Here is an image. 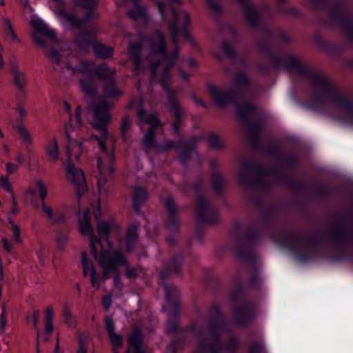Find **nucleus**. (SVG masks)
Listing matches in <instances>:
<instances>
[{
    "label": "nucleus",
    "mask_w": 353,
    "mask_h": 353,
    "mask_svg": "<svg viewBox=\"0 0 353 353\" xmlns=\"http://www.w3.org/2000/svg\"><path fill=\"white\" fill-rule=\"evenodd\" d=\"M128 52L133 59L137 74L142 70H148L152 77L162 83L170 97L171 91L168 82L171 77L170 68L178 59V50H175L172 54L166 52L163 34L157 31L151 37L143 39L141 45L130 44Z\"/></svg>",
    "instance_id": "nucleus-1"
},
{
    "label": "nucleus",
    "mask_w": 353,
    "mask_h": 353,
    "mask_svg": "<svg viewBox=\"0 0 353 353\" xmlns=\"http://www.w3.org/2000/svg\"><path fill=\"white\" fill-rule=\"evenodd\" d=\"M64 70L80 77L81 89L86 94L96 93L98 89L97 79L103 83L105 97L114 98L122 94V92L115 85V69L109 68L105 63L95 68L91 62L81 61L76 67H72L70 63L66 65Z\"/></svg>",
    "instance_id": "nucleus-2"
},
{
    "label": "nucleus",
    "mask_w": 353,
    "mask_h": 353,
    "mask_svg": "<svg viewBox=\"0 0 353 353\" xmlns=\"http://www.w3.org/2000/svg\"><path fill=\"white\" fill-rule=\"evenodd\" d=\"M90 212L85 210L79 219V228L82 234L89 236L92 254L99 265L105 270H114L119 263H124L120 252L112 250V244L107 241L105 246L94 236L89 219Z\"/></svg>",
    "instance_id": "nucleus-3"
},
{
    "label": "nucleus",
    "mask_w": 353,
    "mask_h": 353,
    "mask_svg": "<svg viewBox=\"0 0 353 353\" xmlns=\"http://www.w3.org/2000/svg\"><path fill=\"white\" fill-rule=\"evenodd\" d=\"M314 103L336 111L345 123L353 126V102L337 93L327 84L321 86Z\"/></svg>",
    "instance_id": "nucleus-4"
},
{
    "label": "nucleus",
    "mask_w": 353,
    "mask_h": 353,
    "mask_svg": "<svg viewBox=\"0 0 353 353\" xmlns=\"http://www.w3.org/2000/svg\"><path fill=\"white\" fill-rule=\"evenodd\" d=\"M66 137L68 139V146L66 153L68 160L66 163V177L76 188L77 193L79 196L86 192L88 186L83 172L81 169L77 168L72 163V156L74 153L75 158L79 160L80 151L82 148L81 141H75V137L73 136L69 130V127L66 128Z\"/></svg>",
    "instance_id": "nucleus-5"
},
{
    "label": "nucleus",
    "mask_w": 353,
    "mask_h": 353,
    "mask_svg": "<svg viewBox=\"0 0 353 353\" xmlns=\"http://www.w3.org/2000/svg\"><path fill=\"white\" fill-rule=\"evenodd\" d=\"M157 6L162 19L168 23L174 46H176L177 44V38L180 32L183 34L185 39L190 40V37L186 32L190 23L188 13L183 10L176 11L169 4L162 1H157Z\"/></svg>",
    "instance_id": "nucleus-6"
},
{
    "label": "nucleus",
    "mask_w": 353,
    "mask_h": 353,
    "mask_svg": "<svg viewBox=\"0 0 353 353\" xmlns=\"http://www.w3.org/2000/svg\"><path fill=\"white\" fill-rule=\"evenodd\" d=\"M108 105L103 103L97 104L92 108L94 120L92 122L93 128L99 131L100 137L93 135L92 140L97 142L101 151L108 162L113 160L112 152H108L105 148V143L113 141L112 137L108 132L106 125L111 121V116L108 113Z\"/></svg>",
    "instance_id": "nucleus-7"
},
{
    "label": "nucleus",
    "mask_w": 353,
    "mask_h": 353,
    "mask_svg": "<svg viewBox=\"0 0 353 353\" xmlns=\"http://www.w3.org/2000/svg\"><path fill=\"white\" fill-rule=\"evenodd\" d=\"M120 254L123 256L125 262L118 263L117 265V267L114 270H110L106 271L103 269L104 272L103 275L102 276L101 278H99L97 275V272L93 266L92 263L90 260H88L86 254L85 252L82 253L81 260L84 276L89 275L90 276L91 283L94 288L99 289L100 287V280L101 279L102 281H104L105 279H106L107 277L108 276V274L111 272H115L119 265H125L126 267V275L128 278H134L137 276L136 270L134 268H130L124 256L121 253Z\"/></svg>",
    "instance_id": "nucleus-8"
},
{
    "label": "nucleus",
    "mask_w": 353,
    "mask_h": 353,
    "mask_svg": "<svg viewBox=\"0 0 353 353\" xmlns=\"http://www.w3.org/2000/svg\"><path fill=\"white\" fill-rule=\"evenodd\" d=\"M29 22L33 29L32 37L34 41L37 46L40 47L46 46V43L42 40V36L51 39L56 38V33L54 30L48 27L37 15H33Z\"/></svg>",
    "instance_id": "nucleus-9"
},
{
    "label": "nucleus",
    "mask_w": 353,
    "mask_h": 353,
    "mask_svg": "<svg viewBox=\"0 0 353 353\" xmlns=\"http://www.w3.org/2000/svg\"><path fill=\"white\" fill-rule=\"evenodd\" d=\"M139 117L140 120V125L142 127L143 123L148 124L150 129L148 132L145 135L143 139V144L146 147H150L154 143V132L153 128L157 127L159 124L156 115L151 114H148L143 109L142 101H141V107L139 109Z\"/></svg>",
    "instance_id": "nucleus-10"
},
{
    "label": "nucleus",
    "mask_w": 353,
    "mask_h": 353,
    "mask_svg": "<svg viewBox=\"0 0 353 353\" xmlns=\"http://www.w3.org/2000/svg\"><path fill=\"white\" fill-rule=\"evenodd\" d=\"M97 231L101 236V239L98 241L101 242L102 245L105 246L107 245V241L109 240L110 233H119L120 228L119 226L113 221H97Z\"/></svg>",
    "instance_id": "nucleus-11"
},
{
    "label": "nucleus",
    "mask_w": 353,
    "mask_h": 353,
    "mask_svg": "<svg viewBox=\"0 0 353 353\" xmlns=\"http://www.w3.org/2000/svg\"><path fill=\"white\" fill-rule=\"evenodd\" d=\"M97 165L98 168L101 172V175L104 174L106 172H108L110 174L113 172V169L110 166L108 167V168L106 170V168L103 165V161L101 158L98 159ZM97 187L99 194V199H102L103 197H106L108 195L109 189L106 185V180L102 176L98 179Z\"/></svg>",
    "instance_id": "nucleus-12"
},
{
    "label": "nucleus",
    "mask_w": 353,
    "mask_h": 353,
    "mask_svg": "<svg viewBox=\"0 0 353 353\" xmlns=\"http://www.w3.org/2000/svg\"><path fill=\"white\" fill-rule=\"evenodd\" d=\"M41 209L47 219L51 223H60L65 221V215L58 210H54L45 202H41Z\"/></svg>",
    "instance_id": "nucleus-13"
},
{
    "label": "nucleus",
    "mask_w": 353,
    "mask_h": 353,
    "mask_svg": "<svg viewBox=\"0 0 353 353\" xmlns=\"http://www.w3.org/2000/svg\"><path fill=\"white\" fill-rule=\"evenodd\" d=\"M209 90L214 102L219 106L225 105L230 100L231 97L230 94L219 87L210 85Z\"/></svg>",
    "instance_id": "nucleus-14"
},
{
    "label": "nucleus",
    "mask_w": 353,
    "mask_h": 353,
    "mask_svg": "<svg viewBox=\"0 0 353 353\" xmlns=\"http://www.w3.org/2000/svg\"><path fill=\"white\" fill-rule=\"evenodd\" d=\"M208 334L210 337V342L207 344L200 342L199 344V348L201 351H206L209 353H216L219 350V344L216 332L215 330H211Z\"/></svg>",
    "instance_id": "nucleus-15"
},
{
    "label": "nucleus",
    "mask_w": 353,
    "mask_h": 353,
    "mask_svg": "<svg viewBox=\"0 0 353 353\" xmlns=\"http://www.w3.org/2000/svg\"><path fill=\"white\" fill-rule=\"evenodd\" d=\"M65 110L68 112L69 114V121L65 126V132L66 133V128L69 127L70 132L75 137V141H79L77 140V133L74 130V128L72 125V123L76 121L78 125L80 126L81 125V110L79 108L76 109V115L75 117H72L70 114V107L68 103H65Z\"/></svg>",
    "instance_id": "nucleus-16"
},
{
    "label": "nucleus",
    "mask_w": 353,
    "mask_h": 353,
    "mask_svg": "<svg viewBox=\"0 0 353 353\" xmlns=\"http://www.w3.org/2000/svg\"><path fill=\"white\" fill-rule=\"evenodd\" d=\"M10 72L14 78V83L19 90L23 91L26 86V75L20 71L17 64H12L10 66Z\"/></svg>",
    "instance_id": "nucleus-17"
},
{
    "label": "nucleus",
    "mask_w": 353,
    "mask_h": 353,
    "mask_svg": "<svg viewBox=\"0 0 353 353\" xmlns=\"http://www.w3.org/2000/svg\"><path fill=\"white\" fill-rule=\"evenodd\" d=\"M46 152L49 160L53 163L58 161L59 157V151L58 148V141L55 137L50 139L46 145Z\"/></svg>",
    "instance_id": "nucleus-18"
},
{
    "label": "nucleus",
    "mask_w": 353,
    "mask_h": 353,
    "mask_svg": "<svg viewBox=\"0 0 353 353\" xmlns=\"http://www.w3.org/2000/svg\"><path fill=\"white\" fill-rule=\"evenodd\" d=\"M54 309L49 305L45 310V334L47 335L46 339L49 340V336L53 331Z\"/></svg>",
    "instance_id": "nucleus-19"
},
{
    "label": "nucleus",
    "mask_w": 353,
    "mask_h": 353,
    "mask_svg": "<svg viewBox=\"0 0 353 353\" xmlns=\"http://www.w3.org/2000/svg\"><path fill=\"white\" fill-rule=\"evenodd\" d=\"M137 238V228L133 226L128 230L127 239L125 241H120L119 245L121 248H124L123 243H125V250L126 252H130L132 249V245Z\"/></svg>",
    "instance_id": "nucleus-20"
},
{
    "label": "nucleus",
    "mask_w": 353,
    "mask_h": 353,
    "mask_svg": "<svg viewBox=\"0 0 353 353\" xmlns=\"http://www.w3.org/2000/svg\"><path fill=\"white\" fill-rule=\"evenodd\" d=\"M56 14L57 17L64 23L73 27H79L80 26L81 21L72 13H68L63 10H58L56 12Z\"/></svg>",
    "instance_id": "nucleus-21"
},
{
    "label": "nucleus",
    "mask_w": 353,
    "mask_h": 353,
    "mask_svg": "<svg viewBox=\"0 0 353 353\" xmlns=\"http://www.w3.org/2000/svg\"><path fill=\"white\" fill-rule=\"evenodd\" d=\"M130 15L135 21L145 23L148 19L147 8L143 6H138L130 11Z\"/></svg>",
    "instance_id": "nucleus-22"
},
{
    "label": "nucleus",
    "mask_w": 353,
    "mask_h": 353,
    "mask_svg": "<svg viewBox=\"0 0 353 353\" xmlns=\"http://www.w3.org/2000/svg\"><path fill=\"white\" fill-rule=\"evenodd\" d=\"M141 343V336L137 332H134L129 338V343L131 349L126 353H143L139 351V346Z\"/></svg>",
    "instance_id": "nucleus-23"
},
{
    "label": "nucleus",
    "mask_w": 353,
    "mask_h": 353,
    "mask_svg": "<svg viewBox=\"0 0 353 353\" xmlns=\"http://www.w3.org/2000/svg\"><path fill=\"white\" fill-rule=\"evenodd\" d=\"M93 48L95 54L102 59L110 57L113 52L112 48L105 46L102 44H95Z\"/></svg>",
    "instance_id": "nucleus-24"
},
{
    "label": "nucleus",
    "mask_w": 353,
    "mask_h": 353,
    "mask_svg": "<svg viewBox=\"0 0 353 353\" xmlns=\"http://www.w3.org/2000/svg\"><path fill=\"white\" fill-rule=\"evenodd\" d=\"M3 23H4V29H5V33L6 34V37L11 41L14 42V41H18V38L14 32V30L12 27L10 21L8 19H4Z\"/></svg>",
    "instance_id": "nucleus-25"
},
{
    "label": "nucleus",
    "mask_w": 353,
    "mask_h": 353,
    "mask_svg": "<svg viewBox=\"0 0 353 353\" xmlns=\"http://www.w3.org/2000/svg\"><path fill=\"white\" fill-rule=\"evenodd\" d=\"M147 197L146 192L141 188H134V205L137 210L139 208L138 203L144 201Z\"/></svg>",
    "instance_id": "nucleus-26"
},
{
    "label": "nucleus",
    "mask_w": 353,
    "mask_h": 353,
    "mask_svg": "<svg viewBox=\"0 0 353 353\" xmlns=\"http://www.w3.org/2000/svg\"><path fill=\"white\" fill-rule=\"evenodd\" d=\"M112 345V351L114 353H119V350L122 345V336L121 334H112L109 335Z\"/></svg>",
    "instance_id": "nucleus-27"
},
{
    "label": "nucleus",
    "mask_w": 353,
    "mask_h": 353,
    "mask_svg": "<svg viewBox=\"0 0 353 353\" xmlns=\"http://www.w3.org/2000/svg\"><path fill=\"white\" fill-rule=\"evenodd\" d=\"M63 319H64V322L68 326L72 327L74 325V323H75L74 317L72 315L69 307L67 305H65L63 306Z\"/></svg>",
    "instance_id": "nucleus-28"
},
{
    "label": "nucleus",
    "mask_w": 353,
    "mask_h": 353,
    "mask_svg": "<svg viewBox=\"0 0 353 353\" xmlns=\"http://www.w3.org/2000/svg\"><path fill=\"white\" fill-rule=\"evenodd\" d=\"M35 185L39 194L41 202H45V200L48 194V190L46 184L41 180H37L35 181Z\"/></svg>",
    "instance_id": "nucleus-29"
},
{
    "label": "nucleus",
    "mask_w": 353,
    "mask_h": 353,
    "mask_svg": "<svg viewBox=\"0 0 353 353\" xmlns=\"http://www.w3.org/2000/svg\"><path fill=\"white\" fill-rule=\"evenodd\" d=\"M209 145L214 149H221L224 147V142L216 135L211 134L208 138Z\"/></svg>",
    "instance_id": "nucleus-30"
},
{
    "label": "nucleus",
    "mask_w": 353,
    "mask_h": 353,
    "mask_svg": "<svg viewBox=\"0 0 353 353\" xmlns=\"http://www.w3.org/2000/svg\"><path fill=\"white\" fill-rule=\"evenodd\" d=\"M247 20L250 26H255L258 21V16L255 9L252 7H248L246 10Z\"/></svg>",
    "instance_id": "nucleus-31"
},
{
    "label": "nucleus",
    "mask_w": 353,
    "mask_h": 353,
    "mask_svg": "<svg viewBox=\"0 0 353 353\" xmlns=\"http://www.w3.org/2000/svg\"><path fill=\"white\" fill-rule=\"evenodd\" d=\"M248 83L249 79L245 74H239L235 77L232 85L234 88H239L247 85Z\"/></svg>",
    "instance_id": "nucleus-32"
},
{
    "label": "nucleus",
    "mask_w": 353,
    "mask_h": 353,
    "mask_svg": "<svg viewBox=\"0 0 353 353\" xmlns=\"http://www.w3.org/2000/svg\"><path fill=\"white\" fill-rule=\"evenodd\" d=\"M18 131L19 133L20 137L23 139L24 142L26 143L30 144L32 141L31 135L28 130L22 125L19 124L18 125Z\"/></svg>",
    "instance_id": "nucleus-33"
},
{
    "label": "nucleus",
    "mask_w": 353,
    "mask_h": 353,
    "mask_svg": "<svg viewBox=\"0 0 353 353\" xmlns=\"http://www.w3.org/2000/svg\"><path fill=\"white\" fill-rule=\"evenodd\" d=\"M11 229L12 231V241L15 244H20L21 243V240L20 238V230L19 227L14 224L11 220L9 221Z\"/></svg>",
    "instance_id": "nucleus-34"
},
{
    "label": "nucleus",
    "mask_w": 353,
    "mask_h": 353,
    "mask_svg": "<svg viewBox=\"0 0 353 353\" xmlns=\"http://www.w3.org/2000/svg\"><path fill=\"white\" fill-rule=\"evenodd\" d=\"M163 203L170 215H174L177 212V208L172 198H166Z\"/></svg>",
    "instance_id": "nucleus-35"
},
{
    "label": "nucleus",
    "mask_w": 353,
    "mask_h": 353,
    "mask_svg": "<svg viewBox=\"0 0 353 353\" xmlns=\"http://www.w3.org/2000/svg\"><path fill=\"white\" fill-rule=\"evenodd\" d=\"M73 1L79 6L88 8H96L98 5L97 0H73Z\"/></svg>",
    "instance_id": "nucleus-36"
},
{
    "label": "nucleus",
    "mask_w": 353,
    "mask_h": 353,
    "mask_svg": "<svg viewBox=\"0 0 353 353\" xmlns=\"http://www.w3.org/2000/svg\"><path fill=\"white\" fill-rule=\"evenodd\" d=\"M58 247L62 250L65 247V244L68 240V234L66 233L59 232L56 235Z\"/></svg>",
    "instance_id": "nucleus-37"
},
{
    "label": "nucleus",
    "mask_w": 353,
    "mask_h": 353,
    "mask_svg": "<svg viewBox=\"0 0 353 353\" xmlns=\"http://www.w3.org/2000/svg\"><path fill=\"white\" fill-rule=\"evenodd\" d=\"M40 319V313L38 310H34L32 313V319H33V327L37 332V338L39 339L40 330L38 327V323Z\"/></svg>",
    "instance_id": "nucleus-38"
},
{
    "label": "nucleus",
    "mask_w": 353,
    "mask_h": 353,
    "mask_svg": "<svg viewBox=\"0 0 353 353\" xmlns=\"http://www.w3.org/2000/svg\"><path fill=\"white\" fill-rule=\"evenodd\" d=\"M0 184L5 190L10 192V194H12V192H13L12 186L7 176H2L0 177Z\"/></svg>",
    "instance_id": "nucleus-39"
},
{
    "label": "nucleus",
    "mask_w": 353,
    "mask_h": 353,
    "mask_svg": "<svg viewBox=\"0 0 353 353\" xmlns=\"http://www.w3.org/2000/svg\"><path fill=\"white\" fill-rule=\"evenodd\" d=\"M105 324L109 335L114 334V324L112 319L108 316L105 318Z\"/></svg>",
    "instance_id": "nucleus-40"
},
{
    "label": "nucleus",
    "mask_w": 353,
    "mask_h": 353,
    "mask_svg": "<svg viewBox=\"0 0 353 353\" xmlns=\"http://www.w3.org/2000/svg\"><path fill=\"white\" fill-rule=\"evenodd\" d=\"M48 57L52 63H59V52H56L55 50H52L48 54Z\"/></svg>",
    "instance_id": "nucleus-41"
},
{
    "label": "nucleus",
    "mask_w": 353,
    "mask_h": 353,
    "mask_svg": "<svg viewBox=\"0 0 353 353\" xmlns=\"http://www.w3.org/2000/svg\"><path fill=\"white\" fill-rule=\"evenodd\" d=\"M100 200L101 199H99L97 203L92 206L93 214H94V215L96 217L97 221L99 220V217H100L101 214Z\"/></svg>",
    "instance_id": "nucleus-42"
},
{
    "label": "nucleus",
    "mask_w": 353,
    "mask_h": 353,
    "mask_svg": "<svg viewBox=\"0 0 353 353\" xmlns=\"http://www.w3.org/2000/svg\"><path fill=\"white\" fill-rule=\"evenodd\" d=\"M263 345L260 343H254L252 345L250 353H262Z\"/></svg>",
    "instance_id": "nucleus-43"
},
{
    "label": "nucleus",
    "mask_w": 353,
    "mask_h": 353,
    "mask_svg": "<svg viewBox=\"0 0 353 353\" xmlns=\"http://www.w3.org/2000/svg\"><path fill=\"white\" fill-rule=\"evenodd\" d=\"M23 14L26 18L29 19V20L32 17L33 15H35L34 14V9L30 5L23 7Z\"/></svg>",
    "instance_id": "nucleus-44"
},
{
    "label": "nucleus",
    "mask_w": 353,
    "mask_h": 353,
    "mask_svg": "<svg viewBox=\"0 0 353 353\" xmlns=\"http://www.w3.org/2000/svg\"><path fill=\"white\" fill-rule=\"evenodd\" d=\"M130 125V121L128 117H125L122 120V125H121V132L123 134V136H124L125 132L127 131L128 128H129Z\"/></svg>",
    "instance_id": "nucleus-45"
},
{
    "label": "nucleus",
    "mask_w": 353,
    "mask_h": 353,
    "mask_svg": "<svg viewBox=\"0 0 353 353\" xmlns=\"http://www.w3.org/2000/svg\"><path fill=\"white\" fill-rule=\"evenodd\" d=\"M250 167L249 166H244L239 171V179L241 181L243 182L245 181L244 179V174H245L247 172H248L250 170Z\"/></svg>",
    "instance_id": "nucleus-46"
},
{
    "label": "nucleus",
    "mask_w": 353,
    "mask_h": 353,
    "mask_svg": "<svg viewBox=\"0 0 353 353\" xmlns=\"http://www.w3.org/2000/svg\"><path fill=\"white\" fill-rule=\"evenodd\" d=\"M11 196H12V202L11 213L12 214H15L18 212V208H17V205L16 196H15L14 192H12Z\"/></svg>",
    "instance_id": "nucleus-47"
},
{
    "label": "nucleus",
    "mask_w": 353,
    "mask_h": 353,
    "mask_svg": "<svg viewBox=\"0 0 353 353\" xmlns=\"http://www.w3.org/2000/svg\"><path fill=\"white\" fill-rule=\"evenodd\" d=\"M6 170L10 174H13L17 171L18 166L14 163H8L6 165Z\"/></svg>",
    "instance_id": "nucleus-48"
},
{
    "label": "nucleus",
    "mask_w": 353,
    "mask_h": 353,
    "mask_svg": "<svg viewBox=\"0 0 353 353\" xmlns=\"http://www.w3.org/2000/svg\"><path fill=\"white\" fill-rule=\"evenodd\" d=\"M112 304V299L110 296H106L103 300V305L106 310H108Z\"/></svg>",
    "instance_id": "nucleus-49"
},
{
    "label": "nucleus",
    "mask_w": 353,
    "mask_h": 353,
    "mask_svg": "<svg viewBox=\"0 0 353 353\" xmlns=\"http://www.w3.org/2000/svg\"><path fill=\"white\" fill-rule=\"evenodd\" d=\"M252 109H254L253 106L246 105L244 107H242V108H239V116H243L244 112H250Z\"/></svg>",
    "instance_id": "nucleus-50"
},
{
    "label": "nucleus",
    "mask_w": 353,
    "mask_h": 353,
    "mask_svg": "<svg viewBox=\"0 0 353 353\" xmlns=\"http://www.w3.org/2000/svg\"><path fill=\"white\" fill-rule=\"evenodd\" d=\"M179 75L182 80L183 81H188L189 79V74L183 70L181 68H179Z\"/></svg>",
    "instance_id": "nucleus-51"
},
{
    "label": "nucleus",
    "mask_w": 353,
    "mask_h": 353,
    "mask_svg": "<svg viewBox=\"0 0 353 353\" xmlns=\"http://www.w3.org/2000/svg\"><path fill=\"white\" fill-rule=\"evenodd\" d=\"M6 325V319L4 314L3 313L1 316V319H0V330L1 331H3L5 329Z\"/></svg>",
    "instance_id": "nucleus-52"
},
{
    "label": "nucleus",
    "mask_w": 353,
    "mask_h": 353,
    "mask_svg": "<svg viewBox=\"0 0 353 353\" xmlns=\"http://www.w3.org/2000/svg\"><path fill=\"white\" fill-rule=\"evenodd\" d=\"M3 248L4 249L7 251V252H11L12 250V247H11V245L10 244V243L8 242V241L7 239H3Z\"/></svg>",
    "instance_id": "nucleus-53"
},
{
    "label": "nucleus",
    "mask_w": 353,
    "mask_h": 353,
    "mask_svg": "<svg viewBox=\"0 0 353 353\" xmlns=\"http://www.w3.org/2000/svg\"><path fill=\"white\" fill-rule=\"evenodd\" d=\"M17 111L19 112V114H20L21 117H26V109L21 106V105H19L17 108Z\"/></svg>",
    "instance_id": "nucleus-54"
},
{
    "label": "nucleus",
    "mask_w": 353,
    "mask_h": 353,
    "mask_svg": "<svg viewBox=\"0 0 353 353\" xmlns=\"http://www.w3.org/2000/svg\"><path fill=\"white\" fill-rule=\"evenodd\" d=\"M221 48L226 54H230V46L226 43H223Z\"/></svg>",
    "instance_id": "nucleus-55"
},
{
    "label": "nucleus",
    "mask_w": 353,
    "mask_h": 353,
    "mask_svg": "<svg viewBox=\"0 0 353 353\" xmlns=\"http://www.w3.org/2000/svg\"><path fill=\"white\" fill-rule=\"evenodd\" d=\"M114 283L115 286H117L119 288H121V279H120V276L119 274H116L114 276Z\"/></svg>",
    "instance_id": "nucleus-56"
},
{
    "label": "nucleus",
    "mask_w": 353,
    "mask_h": 353,
    "mask_svg": "<svg viewBox=\"0 0 353 353\" xmlns=\"http://www.w3.org/2000/svg\"><path fill=\"white\" fill-rule=\"evenodd\" d=\"M3 52V46L0 44V68H2L4 65H5V63L3 60V58H2V53Z\"/></svg>",
    "instance_id": "nucleus-57"
},
{
    "label": "nucleus",
    "mask_w": 353,
    "mask_h": 353,
    "mask_svg": "<svg viewBox=\"0 0 353 353\" xmlns=\"http://www.w3.org/2000/svg\"><path fill=\"white\" fill-rule=\"evenodd\" d=\"M165 297L167 299H169V297L170 296V288L167 285L165 286Z\"/></svg>",
    "instance_id": "nucleus-58"
},
{
    "label": "nucleus",
    "mask_w": 353,
    "mask_h": 353,
    "mask_svg": "<svg viewBox=\"0 0 353 353\" xmlns=\"http://www.w3.org/2000/svg\"><path fill=\"white\" fill-rule=\"evenodd\" d=\"M21 3L23 6V8L30 5V0H21Z\"/></svg>",
    "instance_id": "nucleus-59"
},
{
    "label": "nucleus",
    "mask_w": 353,
    "mask_h": 353,
    "mask_svg": "<svg viewBox=\"0 0 353 353\" xmlns=\"http://www.w3.org/2000/svg\"><path fill=\"white\" fill-rule=\"evenodd\" d=\"M17 161L20 163V164H23V158L22 157V155L21 154H19L17 157Z\"/></svg>",
    "instance_id": "nucleus-60"
},
{
    "label": "nucleus",
    "mask_w": 353,
    "mask_h": 353,
    "mask_svg": "<svg viewBox=\"0 0 353 353\" xmlns=\"http://www.w3.org/2000/svg\"><path fill=\"white\" fill-rule=\"evenodd\" d=\"M172 145H173V143L172 142H167L165 143V148H170L172 147Z\"/></svg>",
    "instance_id": "nucleus-61"
},
{
    "label": "nucleus",
    "mask_w": 353,
    "mask_h": 353,
    "mask_svg": "<svg viewBox=\"0 0 353 353\" xmlns=\"http://www.w3.org/2000/svg\"><path fill=\"white\" fill-rule=\"evenodd\" d=\"M54 353H59V341L57 340Z\"/></svg>",
    "instance_id": "nucleus-62"
},
{
    "label": "nucleus",
    "mask_w": 353,
    "mask_h": 353,
    "mask_svg": "<svg viewBox=\"0 0 353 353\" xmlns=\"http://www.w3.org/2000/svg\"><path fill=\"white\" fill-rule=\"evenodd\" d=\"M173 128L175 132H176L179 129V124L177 122L174 123L173 125Z\"/></svg>",
    "instance_id": "nucleus-63"
},
{
    "label": "nucleus",
    "mask_w": 353,
    "mask_h": 353,
    "mask_svg": "<svg viewBox=\"0 0 353 353\" xmlns=\"http://www.w3.org/2000/svg\"><path fill=\"white\" fill-rule=\"evenodd\" d=\"M85 352H86V351L83 347H81L78 352V353H85Z\"/></svg>",
    "instance_id": "nucleus-64"
}]
</instances>
